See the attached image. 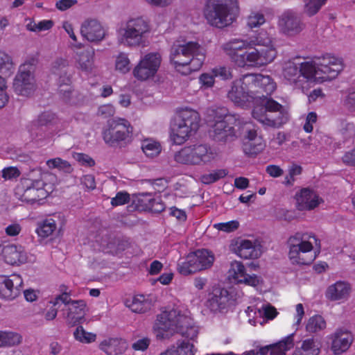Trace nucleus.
Returning <instances> with one entry per match:
<instances>
[{"label": "nucleus", "instance_id": "f257e3e1", "mask_svg": "<svg viewBox=\"0 0 355 355\" xmlns=\"http://www.w3.org/2000/svg\"><path fill=\"white\" fill-rule=\"evenodd\" d=\"M221 49L232 62L240 68H260L272 62L277 52L275 47H258L248 40L232 39Z\"/></svg>", "mask_w": 355, "mask_h": 355}, {"label": "nucleus", "instance_id": "f03ea898", "mask_svg": "<svg viewBox=\"0 0 355 355\" xmlns=\"http://www.w3.org/2000/svg\"><path fill=\"white\" fill-rule=\"evenodd\" d=\"M155 329L164 336V332L178 333L188 340L178 342L175 347L177 355H194L193 345L189 340L196 342L198 335V327L193 324L190 318L180 314V311L172 309L163 311L157 317Z\"/></svg>", "mask_w": 355, "mask_h": 355}, {"label": "nucleus", "instance_id": "7ed1b4c3", "mask_svg": "<svg viewBox=\"0 0 355 355\" xmlns=\"http://www.w3.org/2000/svg\"><path fill=\"white\" fill-rule=\"evenodd\" d=\"M169 58L178 72L188 76L202 67L205 53L198 42H188L184 44L173 45Z\"/></svg>", "mask_w": 355, "mask_h": 355}, {"label": "nucleus", "instance_id": "20e7f679", "mask_svg": "<svg viewBox=\"0 0 355 355\" xmlns=\"http://www.w3.org/2000/svg\"><path fill=\"white\" fill-rule=\"evenodd\" d=\"M239 13L238 0H207L203 15L207 23L218 28L231 25Z\"/></svg>", "mask_w": 355, "mask_h": 355}, {"label": "nucleus", "instance_id": "39448f33", "mask_svg": "<svg viewBox=\"0 0 355 355\" xmlns=\"http://www.w3.org/2000/svg\"><path fill=\"white\" fill-rule=\"evenodd\" d=\"M314 241L318 252L320 250V241L313 234L297 232L289 237V258L294 263L309 265L316 258L315 252L312 253L313 245L310 239Z\"/></svg>", "mask_w": 355, "mask_h": 355}, {"label": "nucleus", "instance_id": "423d86ee", "mask_svg": "<svg viewBox=\"0 0 355 355\" xmlns=\"http://www.w3.org/2000/svg\"><path fill=\"white\" fill-rule=\"evenodd\" d=\"M217 157V152L209 144H194L187 145L177 151L174 160L181 164L204 166L210 164Z\"/></svg>", "mask_w": 355, "mask_h": 355}, {"label": "nucleus", "instance_id": "0eeeda50", "mask_svg": "<svg viewBox=\"0 0 355 355\" xmlns=\"http://www.w3.org/2000/svg\"><path fill=\"white\" fill-rule=\"evenodd\" d=\"M200 117L193 110H183L171 124L170 137L173 144L182 145L199 128Z\"/></svg>", "mask_w": 355, "mask_h": 355}, {"label": "nucleus", "instance_id": "6e6552de", "mask_svg": "<svg viewBox=\"0 0 355 355\" xmlns=\"http://www.w3.org/2000/svg\"><path fill=\"white\" fill-rule=\"evenodd\" d=\"M133 128L125 119L117 118L107 122L103 131L104 141L112 147H125L132 141Z\"/></svg>", "mask_w": 355, "mask_h": 355}, {"label": "nucleus", "instance_id": "1a4fd4ad", "mask_svg": "<svg viewBox=\"0 0 355 355\" xmlns=\"http://www.w3.org/2000/svg\"><path fill=\"white\" fill-rule=\"evenodd\" d=\"M215 261L214 253L207 249H198L180 259L177 270L180 274L187 276L210 268Z\"/></svg>", "mask_w": 355, "mask_h": 355}, {"label": "nucleus", "instance_id": "9d476101", "mask_svg": "<svg viewBox=\"0 0 355 355\" xmlns=\"http://www.w3.org/2000/svg\"><path fill=\"white\" fill-rule=\"evenodd\" d=\"M38 62V53L28 55L20 65L13 81V89L18 95L28 96L34 89L33 73Z\"/></svg>", "mask_w": 355, "mask_h": 355}, {"label": "nucleus", "instance_id": "9b49d317", "mask_svg": "<svg viewBox=\"0 0 355 355\" xmlns=\"http://www.w3.org/2000/svg\"><path fill=\"white\" fill-rule=\"evenodd\" d=\"M150 29L149 23L144 18H131L120 31V41L128 46H138L143 42Z\"/></svg>", "mask_w": 355, "mask_h": 355}, {"label": "nucleus", "instance_id": "f8f14e48", "mask_svg": "<svg viewBox=\"0 0 355 355\" xmlns=\"http://www.w3.org/2000/svg\"><path fill=\"white\" fill-rule=\"evenodd\" d=\"M246 74L234 80L227 92V98L238 107L249 108L257 103L258 95L254 94L250 85L245 83Z\"/></svg>", "mask_w": 355, "mask_h": 355}, {"label": "nucleus", "instance_id": "ddd939ff", "mask_svg": "<svg viewBox=\"0 0 355 355\" xmlns=\"http://www.w3.org/2000/svg\"><path fill=\"white\" fill-rule=\"evenodd\" d=\"M44 187L45 183L42 180L24 178L17 185L15 194L21 202L33 205L48 196Z\"/></svg>", "mask_w": 355, "mask_h": 355}, {"label": "nucleus", "instance_id": "4468645a", "mask_svg": "<svg viewBox=\"0 0 355 355\" xmlns=\"http://www.w3.org/2000/svg\"><path fill=\"white\" fill-rule=\"evenodd\" d=\"M162 62L159 53H148L145 55L133 69L134 76L139 80L145 81L153 78Z\"/></svg>", "mask_w": 355, "mask_h": 355}, {"label": "nucleus", "instance_id": "2eb2a0df", "mask_svg": "<svg viewBox=\"0 0 355 355\" xmlns=\"http://www.w3.org/2000/svg\"><path fill=\"white\" fill-rule=\"evenodd\" d=\"M318 70L320 71L322 81L331 80L338 76L343 69V60L329 53H326L321 57H317Z\"/></svg>", "mask_w": 355, "mask_h": 355}, {"label": "nucleus", "instance_id": "dca6fc26", "mask_svg": "<svg viewBox=\"0 0 355 355\" xmlns=\"http://www.w3.org/2000/svg\"><path fill=\"white\" fill-rule=\"evenodd\" d=\"M23 279L21 275L13 273L10 275H0V297L12 300L17 297L22 291Z\"/></svg>", "mask_w": 355, "mask_h": 355}, {"label": "nucleus", "instance_id": "f3484780", "mask_svg": "<svg viewBox=\"0 0 355 355\" xmlns=\"http://www.w3.org/2000/svg\"><path fill=\"white\" fill-rule=\"evenodd\" d=\"M68 66V62L63 58L57 59L53 66V73H59V71H63L64 74L60 75L58 80V93L60 98L67 103H70L73 89L71 87V78L67 74L65 68Z\"/></svg>", "mask_w": 355, "mask_h": 355}, {"label": "nucleus", "instance_id": "a211bd4d", "mask_svg": "<svg viewBox=\"0 0 355 355\" xmlns=\"http://www.w3.org/2000/svg\"><path fill=\"white\" fill-rule=\"evenodd\" d=\"M245 83L250 85L255 95L270 96L276 89V83L269 76L246 73Z\"/></svg>", "mask_w": 355, "mask_h": 355}, {"label": "nucleus", "instance_id": "6ab92c4d", "mask_svg": "<svg viewBox=\"0 0 355 355\" xmlns=\"http://www.w3.org/2000/svg\"><path fill=\"white\" fill-rule=\"evenodd\" d=\"M14 69L12 58L5 52L0 51V108L4 107L8 101L6 77L10 76Z\"/></svg>", "mask_w": 355, "mask_h": 355}, {"label": "nucleus", "instance_id": "aec40b11", "mask_svg": "<svg viewBox=\"0 0 355 355\" xmlns=\"http://www.w3.org/2000/svg\"><path fill=\"white\" fill-rule=\"evenodd\" d=\"M294 335L291 334L277 343L261 347L257 352H247L245 355H286L294 346Z\"/></svg>", "mask_w": 355, "mask_h": 355}, {"label": "nucleus", "instance_id": "412c9836", "mask_svg": "<svg viewBox=\"0 0 355 355\" xmlns=\"http://www.w3.org/2000/svg\"><path fill=\"white\" fill-rule=\"evenodd\" d=\"M0 255L5 263L11 266H20L28 260L27 252L21 245H4L1 248Z\"/></svg>", "mask_w": 355, "mask_h": 355}, {"label": "nucleus", "instance_id": "4be33fe9", "mask_svg": "<svg viewBox=\"0 0 355 355\" xmlns=\"http://www.w3.org/2000/svg\"><path fill=\"white\" fill-rule=\"evenodd\" d=\"M221 110H223L222 116L216 120L213 126L214 137L218 141H233L236 138V131L234 128L228 123L232 116L226 113V110L221 109Z\"/></svg>", "mask_w": 355, "mask_h": 355}, {"label": "nucleus", "instance_id": "5701e85b", "mask_svg": "<svg viewBox=\"0 0 355 355\" xmlns=\"http://www.w3.org/2000/svg\"><path fill=\"white\" fill-rule=\"evenodd\" d=\"M87 304L85 300L73 301L69 307L63 309L67 322L71 326H76L83 322L86 314Z\"/></svg>", "mask_w": 355, "mask_h": 355}, {"label": "nucleus", "instance_id": "b1692460", "mask_svg": "<svg viewBox=\"0 0 355 355\" xmlns=\"http://www.w3.org/2000/svg\"><path fill=\"white\" fill-rule=\"evenodd\" d=\"M331 350L334 355H340L349 349L353 336L349 331L338 329L331 335Z\"/></svg>", "mask_w": 355, "mask_h": 355}, {"label": "nucleus", "instance_id": "393cba45", "mask_svg": "<svg viewBox=\"0 0 355 355\" xmlns=\"http://www.w3.org/2000/svg\"><path fill=\"white\" fill-rule=\"evenodd\" d=\"M296 208L299 211H310L317 207L320 203V198L313 191L309 188H303L295 194Z\"/></svg>", "mask_w": 355, "mask_h": 355}, {"label": "nucleus", "instance_id": "a878e982", "mask_svg": "<svg viewBox=\"0 0 355 355\" xmlns=\"http://www.w3.org/2000/svg\"><path fill=\"white\" fill-rule=\"evenodd\" d=\"M80 33L84 38L91 42L101 41L105 36L103 26L95 19L85 21L81 25Z\"/></svg>", "mask_w": 355, "mask_h": 355}, {"label": "nucleus", "instance_id": "bb28decb", "mask_svg": "<svg viewBox=\"0 0 355 355\" xmlns=\"http://www.w3.org/2000/svg\"><path fill=\"white\" fill-rule=\"evenodd\" d=\"M58 121V116L52 112L46 111L40 114L37 119L33 121L28 127L33 139H42V138H38V132L42 129V127L53 125Z\"/></svg>", "mask_w": 355, "mask_h": 355}, {"label": "nucleus", "instance_id": "cd10ccee", "mask_svg": "<svg viewBox=\"0 0 355 355\" xmlns=\"http://www.w3.org/2000/svg\"><path fill=\"white\" fill-rule=\"evenodd\" d=\"M232 297L225 288L216 289L207 301V306L211 311H223L231 304Z\"/></svg>", "mask_w": 355, "mask_h": 355}, {"label": "nucleus", "instance_id": "c85d7f7f", "mask_svg": "<svg viewBox=\"0 0 355 355\" xmlns=\"http://www.w3.org/2000/svg\"><path fill=\"white\" fill-rule=\"evenodd\" d=\"M254 119L263 125L271 128H279L288 121V112L286 110L266 112L252 116Z\"/></svg>", "mask_w": 355, "mask_h": 355}, {"label": "nucleus", "instance_id": "c756f323", "mask_svg": "<svg viewBox=\"0 0 355 355\" xmlns=\"http://www.w3.org/2000/svg\"><path fill=\"white\" fill-rule=\"evenodd\" d=\"M233 279L239 284H245L251 286H257L260 283L256 275H250L246 273L244 265L240 261H234L231 264Z\"/></svg>", "mask_w": 355, "mask_h": 355}, {"label": "nucleus", "instance_id": "7c9ffc66", "mask_svg": "<svg viewBox=\"0 0 355 355\" xmlns=\"http://www.w3.org/2000/svg\"><path fill=\"white\" fill-rule=\"evenodd\" d=\"M279 24L284 33L289 35L297 34L302 29L300 18L291 11L285 12L282 15Z\"/></svg>", "mask_w": 355, "mask_h": 355}, {"label": "nucleus", "instance_id": "2f4dec72", "mask_svg": "<svg viewBox=\"0 0 355 355\" xmlns=\"http://www.w3.org/2000/svg\"><path fill=\"white\" fill-rule=\"evenodd\" d=\"M259 100L253 106L252 115L255 116L259 114H266V112H277L286 110L282 105L273 100L269 96H257Z\"/></svg>", "mask_w": 355, "mask_h": 355}, {"label": "nucleus", "instance_id": "473e14b6", "mask_svg": "<svg viewBox=\"0 0 355 355\" xmlns=\"http://www.w3.org/2000/svg\"><path fill=\"white\" fill-rule=\"evenodd\" d=\"M351 291L350 285L345 282L338 281L329 286L326 291V297L331 301L345 300Z\"/></svg>", "mask_w": 355, "mask_h": 355}, {"label": "nucleus", "instance_id": "72a5a7b5", "mask_svg": "<svg viewBox=\"0 0 355 355\" xmlns=\"http://www.w3.org/2000/svg\"><path fill=\"white\" fill-rule=\"evenodd\" d=\"M137 205L141 210L157 214L162 212L166 208V205L161 198H152L149 193L143 195L138 200Z\"/></svg>", "mask_w": 355, "mask_h": 355}, {"label": "nucleus", "instance_id": "f704fd0d", "mask_svg": "<svg viewBox=\"0 0 355 355\" xmlns=\"http://www.w3.org/2000/svg\"><path fill=\"white\" fill-rule=\"evenodd\" d=\"M238 255L244 259H254L261 254L259 247L250 240H243L241 242L237 250Z\"/></svg>", "mask_w": 355, "mask_h": 355}, {"label": "nucleus", "instance_id": "c9c22d12", "mask_svg": "<svg viewBox=\"0 0 355 355\" xmlns=\"http://www.w3.org/2000/svg\"><path fill=\"white\" fill-rule=\"evenodd\" d=\"M132 312L142 313L150 309V302L146 299L144 295H135L132 300L126 299L124 302Z\"/></svg>", "mask_w": 355, "mask_h": 355}, {"label": "nucleus", "instance_id": "e433bc0d", "mask_svg": "<svg viewBox=\"0 0 355 355\" xmlns=\"http://www.w3.org/2000/svg\"><path fill=\"white\" fill-rule=\"evenodd\" d=\"M320 347L313 338L302 340L300 347H296L291 355H319Z\"/></svg>", "mask_w": 355, "mask_h": 355}, {"label": "nucleus", "instance_id": "4c0bfd02", "mask_svg": "<svg viewBox=\"0 0 355 355\" xmlns=\"http://www.w3.org/2000/svg\"><path fill=\"white\" fill-rule=\"evenodd\" d=\"M94 55V50L90 46L84 48L82 51L78 53L77 62L83 71L88 72L92 69Z\"/></svg>", "mask_w": 355, "mask_h": 355}, {"label": "nucleus", "instance_id": "58836bf2", "mask_svg": "<svg viewBox=\"0 0 355 355\" xmlns=\"http://www.w3.org/2000/svg\"><path fill=\"white\" fill-rule=\"evenodd\" d=\"M123 345L124 343L118 338H108L101 343L100 349L107 355L121 354L125 349Z\"/></svg>", "mask_w": 355, "mask_h": 355}, {"label": "nucleus", "instance_id": "ea45409f", "mask_svg": "<svg viewBox=\"0 0 355 355\" xmlns=\"http://www.w3.org/2000/svg\"><path fill=\"white\" fill-rule=\"evenodd\" d=\"M315 62H318L317 57H314L311 61L304 62L301 63L300 69V74L308 80H311L319 76H321L320 71Z\"/></svg>", "mask_w": 355, "mask_h": 355}, {"label": "nucleus", "instance_id": "a19ab883", "mask_svg": "<svg viewBox=\"0 0 355 355\" xmlns=\"http://www.w3.org/2000/svg\"><path fill=\"white\" fill-rule=\"evenodd\" d=\"M56 228L55 220L52 218H47L37 223L35 232L39 237L46 239L51 236Z\"/></svg>", "mask_w": 355, "mask_h": 355}, {"label": "nucleus", "instance_id": "79ce46f5", "mask_svg": "<svg viewBox=\"0 0 355 355\" xmlns=\"http://www.w3.org/2000/svg\"><path fill=\"white\" fill-rule=\"evenodd\" d=\"M266 147L263 139H257L252 141H245L243 145V150L248 157H256L262 152Z\"/></svg>", "mask_w": 355, "mask_h": 355}, {"label": "nucleus", "instance_id": "37998d69", "mask_svg": "<svg viewBox=\"0 0 355 355\" xmlns=\"http://www.w3.org/2000/svg\"><path fill=\"white\" fill-rule=\"evenodd\" d=\"M141 149L145 155L149 157L157 156L162 150L160 144L150 139H144L142 141Z\"/></svg>", "mask_w": 355, "mask_h": 355}, {"label": "nucleus", "instance_id": "c03bdc74", "mask_svg": "<svg viewBox=\"0 0 355 355\" xmlns=\"http://www.w3.org/2000/svg\"><path fill=\"white\" fill-rule=\"evenodd\" d=\"M326 321L322 316L314 315L311 317L306 324V331L309 333H316L326 328Z\"/></svg>", "mask_w": 355, "mask_h": 355}, {"label": "nucleus", "instance_id": "a18cd8bd", "mask_svg": "<svg viewBox=\"0 0 355 355\" xmlns=\"http://www.w3.org/2000/svg\"><path fill=\"white\" fill-rule=\"evenodd\" d=\"M3 347H13L19 345L22 341V336L16 332L1 331Z\"/></svg>", "mask_w": 355, "mask_h": 355}, {"label": "nucleus", "instance_id": "49530a36", "mask_svg": "<svg viewBox=\"0 0 355 355\" xmlns=\"http://www.w3.org/2000/svg\"><path fill=\"white\" fill-rule=\"evenodd\" d=\"M228 174L225 169H216L207 174H203L200 177L201 182L205 184H209L225 178Z\"/></svg>", "mask_w": 355, "mask_h": 355}, {"label": "nucleus", "instance_id": "de8ad7c7", "mask_svg": "<svg viewBox=\"0 0 355 355\" xmlns=\"http://www.w3.org/2000/svg\"><path fill=\"white\" fill-rule=\"evenodd\" d=\"M73 336L76 340L83 343H91L96 339L95 334L86 331L82 326L77 327Z\"/></svg>", "mask_w": 355, "mask_h": 355}, {"label": "nucleus", "instance_id": "09e8293b", "mask_svg": "<svg viewBox=\"0 0 355 355\" xmlns=\"http://www.w3.org/2000/svg\"><path fill=\"white\" fill-rule=\"evenodd\" d=\"M327 0H304V12L309 17L315 15Z\"/></svg>", "mask_w": 355, "mask_h": 355}, {"label": "nucleus", "instance_id": "8fccbe9b", "mask_svg": "<svg viewBox=\"0 0 355 355\" xmlns=\"http://www.w3.org/2000/svg\"><path fill=\"white\" fill-rule=\"evenodd\" d=\"M283 75L288 81L296 83L297 78L300 76L299 67L294 62H289L283 69Z\"/></svg>", "mask_w": 355, "mask_h": 355}, {"label": "nucleus", "instance_id": "3c124183", "mask_svg": "<svg viewBox=\"0 0 355 355\" xmlns=\"http://www.w3.org/2000/svg\"><path fill=\"white\" fill-rule=\"evenodd\" d=\"M248 42H252V45L258 47H274L271 37L266 31L259 33L254 39Z\"/></svg>", "mask_w": 355, "mask_h": 355}, {"label": "nucleus", "instance_id": "603ef678", "mask_svg": "<svg viewBox=\"0 0 355 355\" xmlns=\"http://www.w3.org/2000/svg\"><path fill=\"white\" fill-rule=\"evenodd\" d=\"M46 164L50 168H58L64 173H71L72 171L69 162L60 157L49 159L46 162Z\"/></svg>", "mask_w": 355, "mask_h": 355}, {"label": "nucleus", "instance_id": "864d4df0", "mask_svg": "<svg viewBox=\"0 0 355 355\" xmlns=\"http://www.w3.org/2000/svg\"><path fill=\"white\" fill-rule=\"evenodd\" d=\"M130 62L128 55L125 53H120L116 57L115 67L117 71L125 73L130 69Z\"/></svg>", "mask_w": 355, "mask_h": 355}, {"label": "nucleus", "instance_id": "5fc2aeb1", "mask_svg": "<svg viewBox=\"0 0 355 355\" xmlns=\"http://www.w3.org/2000/svg\"><path fill=\"white\" fill-rule=\"evenodd\" d=\"M211 73L215 78L222 80H230L233 77L232 69L226 66H216L211 69Z\"/></svg>", "mask_w": 355, "mask_h": 355}, {"label": "nucleus", "instance_id": "6e6d98bb", "mask_svg": "<svg viewBox=\"0 0 355 355\" xmlns=\"http://www.w3.org/2000/svg\"><path fill=\"white\" fill-rule=\"evenodd\" d=\"M266 21L264 15L258 12H252L247 19V24L249 28H254L259 27Z\"/></svg>", "mask_w": 355, "mask_h": 355}, {"label": "nucleus", "instance_id": "4d7b16f0", "mask_svg": "<svg viewBox=\"0 0 355 355\" xmlns=\"http://www.w3.org/2000/svg\"><path fill=\"white\" fill-rule=\"evenodd\" d=\"M213 227L218 231L230 233L239 228V223L236 220H233L225 223H215Z\"/></svg>", "mask_w": 355, "mask_h": 355}, {"label": "nucleus", "instance_id": "13d9d810", "mask_svg": "<svg viewBox=\"0 0 355 355\" xmlns=\"http://www.w3.org/2000/svg\"><path fill=\"white\" fill-rule=\"evenodd\" d=\"M64 291L60 295H58L55 299L50 302L53 304L54 306H57L60 302L64 304L65 309L69 307V304L72 303L73 300L71 299L70 292H67L68 288L67 286H63Z\"/></svg>", "mask_w": 355, "mask_h": 355}, {"label": "nucleus", "instance_id": "bf43d9fd", "mask_svg": "<svg viewBox=\"0 0 355 355\" xmlns=\"http://www.w3.org/2000/svg\"><path fill=\"white\" fill-rule=\"evenodd\" d=\"M130 200V194L126 191H119L116 193L115 197L111 199V205L113 207H117L128 204Z\"/></svg>", "mask_w": 355, "mask_h": 355}, {"label": "nucleus", "instance_id": "052dcab7", "mask_svg": "<svg viewBox=\"0 0 355 355\" xmlns=\"http://www.w3.org/2000/svg\"><path fill=\"white\" fill-rule=\"evenodd\" d=\"M20 174V171L15 166L6 167L2 170V178L6 180L17 178Z\"/></svg>", "mask_w": 355, "mask_h": 355}, {"label": "nucleus", "instance_id": "680f3d73", "mask_svg": "<svg viewBox=\"0 0 355 355\" xmlns=\"http://www.w3.org/2000/svg\"><path fill=\"white\" fill-rule=\"evenodd\" d=\"M317 118V114L314 112H311L307 114L305 123L303 126V129L306 132L310 133L313 131V125L316 123Z\"/></svg>", "mask_w": 355, "mask_h": 355}, {"label": "nucleus", "instance_id": "e2e57ef3", "mask_svg": "<svg viewBox=\"0 0 355 355\" xmlns=\"http://www.w3.org/2000/svg\"><path fill=\"white\" fill-rule=\"evenodd\" d=\"M114 107L111 104H105L98 107L97 114L98 116L107 118L114 114Z\"/></svg>", "mask_w": 355, "mask_h": 355}, {"label": "nucleus", "instance_id": "0e129e2a", "mask_svg": "<svg viewBox=\"0 0 355 355\" xmlns=\"http://www.w3.org/2000/svg\"><path fill=\"white\" fill-rule=\"evenodd\" d=\"M150 344V340L148 338H142L135 342L132 347L135 351L144 352L148 349Z\"/></svg>", "mask_w": 355, "mask_h": 355}, {"label": "nucleus", "instance_id": "69168bd1", "mask_svg": "<svg viewBox=\"0 0 355 355\" xmlns=\"http://www.w3.org/2000/svg\"><path fill=\"white\" fill-rule=\"evenodd\" d=\"M342 160L345 165L355 167V148L346 152Z\"/></svg>", "mask_w": 355, "mask_h": 355}, {"label": "nucleus", "instance_id": "338daca9", "mask_svg": "<svg viewBox=\"0 0 355 355\" xmlns=\"http://www.w3.org/2000/svg\"><path fill=\"white\" fill-rule=\"evenodd\" d=\"M214 74L211 73V74L207 73H204L200 75L199 80L201 84L206 87H211L214 84Z\"/></svg>", "mask_w": 355, "mask_h": 355}, {"label": "nucleus", "instance_id": "774afa93", "mask_svg": "<svg viewBox=\"0 0 355 355\" xmlns=\"http://www.w3.org/2000/svg\"><path fill=\"white\" fill-rule=\"evenodd\" d=\"M82 184L89 190H94L96 188L95 178L91 174H87L83 177Z\"/></svg>", "mask_w": 355, "mask_h": 355}]
</instances>
